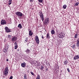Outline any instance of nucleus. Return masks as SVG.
Masks as SVG:
<instances>
[{"instance_id":"1","label":"nucleus","mask_w":79,"mask_h":79,"mask_svg":"<svg viewBox=\"0 0 79 79\" xmlns=\"http://www.w3.org/2000/svg\"><path fill=\"white\" fill-rule=\"evenodd\" d=\"M49 23H50V20H49V18H46L44 20V25H48V24H49Z\"/></svg>"},{"instance_id":"2","label":"nucleus","mask_w":79,"mask_h":79,"mask_svg":"<svg viewBox=\"0 0 79 79\" xmlns=\"http://www.w3.org/2000/svg\"><path fill=\"white\" fill-rule=\"evenodd\" d=\"M9 70H8V67H6V68L4 72V74L5 76H7Z\"/></svg>"},{"instance_id":"3","label":"nucleus","mask_w":79,"mask_h":79,"mask_svg":"<svg viewBox=\"0 0 79 79\" xmlns=\"http://www.w3.org/2000/svg\"><path fill=\"white\" fill-rule=\"evenodd\" d=\"M16 15H17L18 16H20V17H22L23 16V14L22 13L20 12H17L15 13Z\"/></svg>"},{"instance_id":"4","label":"nucleus","mask_w":79,"mask_h":79,"mask_svg":"<svg viewBox=\"0 0 79 79\" xmlns=\"http://www.w3.org/2000/svg\"><path fill=\"white\" fill-rule=\"evenodd\" d=\"M6 24V22L5 20H2L1 22V25H5Z\"/></svg>"},{"instance_id":"5","label":"nucleus","mask_w":79,"mask_h":79,"mask_svg":"<svg viewBox=\"0 0 79 79\" xmlns=\"http://www.w3.org/2000/svg\"><path fill=\"white\" fill-rule=\"evenodd\" d=\"M35 40L36 43L37 44H39V37L37 35H36L35 37Z\"/></svg>"},{"instance_id":"6","label":"nucleus","mask_w":79,"mask_h":79,"mask_svg":"<svg viewBox=\"0 0 79 79\" xmlns=\"http://www.w3.org/2000/svg\"><path fill=\"white\" fill-rule=\"evenodd\" d=\"M40 16L41 18L42 21L44 22V15L41 12L40 13Z\"/></svg>"},{"instance_id":"7","label":"nucleus","mask_w":79,"mask_h":79,"mask_svg":"<svg viewBox=\"0 0 79 79\" xmlns=\"http://www.w3.org/2000/svg\"><path fill=\"white\" fill-rule=\"evenodd\" d=\"M17 38L16 36H14L12 38V42H15L17 40Z\"/></svg>"},{"instance_id":"8","label":"nucleus","mask_w":79,"mask_h":79,"mask_svg":"<svg viewBox=\"0 0 79 79\" xmlns=\"http://www.w3.org/2000/svg\"><path fill=\"white\" fill-rule=\"evenodd\" d=\"M5 29L6 31V32H11V31L10 29H9V28H8V27H6L5 28Z\"/></svg>"},{"instance_id":"9","label":"nucleus","mask_w":79,"mask_h":79,"mask_svg":"<svg viewBox=\"0 0 79 79\" xmlns=\"http://www.w3.org/2000/svg\"><path fill=\"white\" fill-rule=\"evenodd\" d=\"M5 47V48H4V53H6V52L8 51V46H6Z\"/></svg>"},{"instance_id":"10","label":"nucleus","mask_w":79,"mask_h":79,"mask_svg":"<svg viewBox=\"0 0 79 79\" xmlns=\"http://www.w3.org/2000/svg\"><path fill=\"white\" fill-rule=\"evenodd\" d=\"M26 64L25 63V62H23V63H22L21 64V66L23 67V68H25L26 67Z\"/></svg>"},{"instance_id":"11","label":"nucleus","mask_w":79,"mask_h":79,"mask_svg":"<svg viewBox=\"0 0 79 79\" xmlns=\"http://www.w3.org/2000/svg\"><path fill=\"white\" fill-rule=\"evenodd\" d=\"M59 37V38H63V37H64V36L63 35V33H60L59 35H58Z\"/></svg>"},{"instance_id":"12","label":"nucleus","mask_w":79,"mask_h":79,"mask_svg":"<svg viewBox=\"0 0 79 79\" xmlns=\"http://www.w3.org/2000/svg\"><path fill=\"white\" fill-rule=\"evenodd\" d=\"M14 45H15V46L14 47L15 49H16L18 48V45H17V43L16 42H15L14 43Z\"/></svg>"},{"instance_id":"13","label":"nucleus","mask_w":79,"mask_h":79,"mask_svg":"<svg viewBox=\"0 0 79 79\" xmlns=\"http://www.w3.org/2000/svg\"><path fill=\"white\" fill-rule=\"evenodd\" d=\"M32 34H33V33H32V31H29V35H30V36H32Z\"/></svg>"},{"instance_id":"14","label":"nucleus","mask_w":79,"mask_h":79,"mask_svg":"<svg viewBox=\"0 0 79 79\" xmlns=\"http://www.w3.org/2000/svg\"><path fill=\"white\" fill-rule=\"evenodd\" d=\"M18 27L19 29H21L22 28V25H21V24H19L18 26Z\"/></svg>"},{"instance_id":"15","label":"nucleus","mask_w":79,"mask_h":79,"mask_svg":"<svg viewBox=\"0 0 79 79\" xmlns=\"http://www.w3.org/2000/svg\"><path fill=\"white\" fill-rule=\"evenodd\" d=\"M46 37L47 39H49V38H50V34H49V33H48L47 34Z\"/></svg>"},{"instance_id":"16","label":"nucleus","mask_w":79,"mask_h":79,"mask_svg":"<svg viewBox=\"0 0 79 79\" xmlns=\"http://www.w3.org/2000/svg\"><path fill=\"white\" fill-rule=\"evenodd\" d=\"M52 34H54L55 33V31L52 30L51 31Z\"/></svg>"},{"instance_id":"17","label":"nucleus","mask_w":79,"mask_h":79,"mask_svg":"<svg viewBox=\"0 0 79 79\" xmlns=\"http://www.w3.org/2000/svg\"><path fill=\"white\" fill-rule=\"evenodd\" d=\"M64 64H65L66 65V64H67V63H68V61L66 60V61H64Z\"/></svg>"},{"instance_id":"18","label":"nucleus","mask_w":79,"mask_h":79,"mask_svg":"<svg viewBox=\"0 0 79 79\" xmlns=\"http://www.w3.org/2000/svg\"><path fill=\"white\" fill-rule=\"evenodd\" d=\"M9 3H8L9 5H11V2H12V0H9Z\"/></svg>"},{"instance_id":"19","label":"nucleus","mask_w":79,"mask_h":79,"mask_svg":"<svg viewBox=\"0 0 79 79\" xmlns=\"http://www.w3.org/2000/svg\"><path fill=\"white\" fill-rule=\"evenodd\" d=\"M24 79H27V75L24 74Z\"/></svg>"},{"instance_id":"20","label":"nucleus","mask_w":79,"mask_h":79,"mask_svg":"<svg viewBox=\"0 0 79 79\" xmlns=\"http://www.w3.org/2000/svg\"><path fill=\"white\" fill-rule=\"evenodd\" d=\"M66 6H66V5H64L63 6V8L64 9H66Z\"/></svg>"},{"instance_id":"21","label":"nucleus","mask_w":79,"mask_h":79,"mask_svg":"<svg viewBox=\"0 0 79 79\" xmlns=\"http://www.w3.org/2000/svg\"><path fill=\"white\" fill-rule=\"evenodd\" d=\"M36 79H40V75H37V77L36 78Z\"/></svg>"},{"instance_id":"22","label":"nucleus","mask_w":79,"mask_h":79,"mask_svg":"<svg viewBox=\"0 0 79 79\" xmlns=\"http://www.w3.org/2000/svg\"><path fill=\"white\" fill-rule=\"evenodd\" d=\"M72 48H76V45L73 44V46H72Z\"/></svg>"},{"instance_id":"23","label":"nucleus","mask_w":79,"mask_h":79,"mask_svg":"<svg viewBox=\"0 0 79 79\" xmlns=\"http://www.w3.org/2000/svg\"><path fill=\"white\" fill-rule=\"evenodd\" d=\"M74 38L75 39H77V34H76L74 36Z\"/></svg>"},{"instance_id":"24","label":"nucleus","mask_w":79,"mask_h":79,"mask_svg":"<svg viewBox=\"0 0 79 79\" xmlns=\"http://www.w3.org/2000/svg\"><path fill=\"white\" fill-rule=\"evenodd\" d=\"M44 68V67H43V66H41V69H40L42 70H43V69Z\"/></svg>"},{"instance_id":"25","label":"nucleus","mask_w":79,"mask_h":79,"mask_svg":"<svg viewBox=\"0 0 79 79\" xmlns=\"http://www.w3.org/2000/svg\"><path fill=\"white\" fill-rule=\"evenodd\" d=\"M11 37V35H8V38H9V39H10Z\"/></svg>"},{"instance_id":"26","label":"nucleus","mask_w":79,"mask_h":79,"mask_svg":"<svg viewBox=\"0 0 79 79\" xmlns=\"http://www.w3.org/2000/svg\"><path fill=\"white\" fill-rule=\"evenodd\" d=\"M27 53H29L30 52V50L29 49H27L26 51Z\"/></svg>"},{"instance_id":"27","label":"nucleus","mask_w":79,"mask_h":79,"mask_svg":"<svg viewBox=\"0 0 79 79\" xmlns=\"http://www.w3.org/2000/svg\"><path fill=\"white\" fill-rule=\"evenodd\" d=\"M38 1L40 3H42V2H43V0H38Z\"/></svg>"},{"instance_id":"28","label":"nucleus","mask_w":79,"mask_h":79,"mask_svg":"<svg viewBox=\"0 0 79 79\" xmlns=\"http://www.w3.org/2000/svg\"><path fill=\"white\" fill-rule=\"evenodd\" d=\"M31 74L32 75V76H34V73H33V72H31Z\"/></svg>"},{"instance_id":"29","label":"nucleus","mask_w":79,"mask_h":79,"mask_svg":"<svg viewBox=\"0 0 79 79\" xmlns=\"http://www.w3.org/2000/svg\"><path fill=\"white\" fill-rule=\"evenodd\" d=\"M79 2H77L76 3L75 5V6H77L79 4Z\"/></svg>"},{"instance_id":"30","label":"nucleus","mask_w":79,"mask_h":79,"mask_svg":"<svg viewBox=\"0 0 79 79\" xmlns=\"http://www.w3.org/2000/svg\"><path fill=\"white\" fill-rule=\"evenodd\" d=\"M25 41L27 42V41H28V40H27V38H26V39L25 40Z\"/></svg>"},{"instance_id":"31","label":"nucleus","mask_w":79,"mask_h":79,"mask_svg":"<svg viewBox=\"0 0 79 79\" xmlns=\"http://www.w3.org/2000/svg\"><path fill=\"white\" fill-rule=\"evenodd\" d=\"M67 70L68 71L69 73L70 72V70H69V69L68 68L67 69Z\"/></svg>"},{"instance_id":"32","label":"nucleus","mask_w":79,"mask_h":79,"mask_svg":"<svg viewBox=\"0 0 79 79\" xmlns=\"http://www.w3.org/2000/svg\"><path fill=\"white\" fill-rule=\"evenodd\" d=\"M13 79V77L12 76H11L10 77V79Z\"/></svg>"},{"instance_id":"33","label":"nucleus","mask_w":79,"mask_h":79,"mask_svg":"<svg viewBox=\"0 0 79 79\" xmlns=\"http://www.w3.org/2000/svg\"><path fill=\"white\" fill-rule=\"evenodd\" d=\"M77 47H79V44H77Z\"/></svg>"},{"instance_id":"34","label":"nucleus","mask_w":79,"mask_h":79,"mask_svg":"<svg viewBox=\"0 0 79 79\" xmlns=\"http://www.w3.org/2000/svg\"><path fill=\"white\" fill-rule=\"evenodd\" d=\"M77 44H79V42L77 41Z\"/></svg>"},{"instance_id":"35","label":"nucleus","mask_w":79,"mask_h":79,"mask_svg":"<svg viewBox=\"0 0 79 79\" xmlns=\"http://www.w3.org/2000/svg\"><path fill=\"white\" fill-rule=\"evenodd\" d=\"M30 2H33V0H30Z\"/></svg>"},{"instance_id":"36","label":"nucleus","mask_w":79,"mask_h":79,"mask_svg":"<svg viewBox=\"0 0 79 79\" xmlns=\"http://www.w3.org/2000/svg\"><path fill=\"white\" fill-rule=\"evenodd\" d=\"M56 32H59V30H56Z\"/></svg>"},{"instance_id":"37","label":"nucleus","mask_w":79,"mask_h":79,"mask_svg":"<svg viewBox=\"0 0 79 79\" xmlns=\"http://www.w3.org/2000/svg\"><path fill=\"white\" fill-rule=\"evenodd\" d=\"M77 41L79 42V38L77 40Z\"/></svg>"},{"instance_id":"38","label":"nucleus","mask_w":79,"mask_h":79,"mask_svg":"<svg viewBox=\"0 0 79 79\" xmlns=\"http://www.w3.org/2000/svg\"><path fill=\"white\" fill-rule=\"evenodd\" d=\"M42 39H44V37L43 36H42Z\"/></svg>"},{"instance_id":"39","label":"nucleus","mask_w":79,"mask_h":79,"mask_svg":"<svg viewBox=\"0 0 79 79\" xmlns=\"http://www.w3.org/2000/svg\"><path fill=\"white\" fill-rule=\"evenodd\" d=\"M7 61H8V59H6Z\"/></svg>"}]
</instances>
